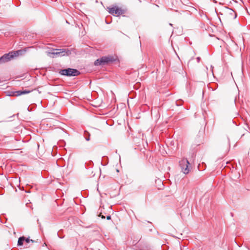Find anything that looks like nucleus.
<instances>
[{
	"label": "nucleus",
	"mask_w": 250,
	"mask_h": 250,
	"mask_svg": "<svg viewBox=\"0 0 250 250\" xmlns=\"http://www.w3.org/2000/svg\"><path fill=\"white\" fill-rule=\"evenodd\" d=\"M47 54L50 57H53L52 55L58 56H64L71 54V52L67 48L55 49L46 52Z\"/></svg>",
	"instance_id": "f257e3e1"
},
{
	"label": "nucleus",
	"mask_w": 250,
	"mask_h": 250,
	"mask_svg": "<svg viewBox=\"0 0 250 250\" xmlns=\"http://www.w3.org/2000/svg\"><path fill=\"white\" fill-rule=\"evenodd\" d=\"M115 61V59L112 56H104L97 59L94 62V64L96 66L100 65H105L109 62H113Z\"/></svg>",
	"instance_id": "f03ea898"
},
{
	"label": "nucleus",
	"mask_w": 250,
	"mask_h": 250,
	"mask_svg": "<svg viewBox=\"0 0 250 250\" xmlns=\"http://www.w3.org/2000/svg\"><path fill=\"white\" fill-rule=\"evenodd\" d=\"M60 73L62 75L67 76H76L80 74V72L77 69L70 68L61 70Z\"/></svg>",
	"instance_id": "7ed1b4c3"
},
{
	"label": "nucleus",
	"mask_w": 250,
	"mask_h": 250,
	"mask_svg": "<svg viewBox=\"0 0 250 250\" xmlns=\"http://www.w3.org/2000/svg\"><path fill=\"white\" fill-rule=\"evenodd\" d=\"M18 54V52L16 51L4 54L0 58V64H2L10 61L14 57V56H16Z\"/></svg>",
	"instance_id": "20e7f679"
},
{
	"label": "nucleus",
	"mask_w": 250,
	"mask_h": 250,
	"mask_svg": "<svg viewBox=\"0 0 250 250\" xmlns=\"http://www.w3.org/2000/svg\"><path fill=\"white\" fill-rule=\"evenodd\" d=\"M180 166L184 174H188L189 171L188 165L189 163L186 159H183L179 162Z\"/></svg>",
	"instance_id": "39448f33"
},
{
	"label": "nucleus",
	"mask_w": 250,
	"mask_h": 250,
	"mask_svg": "<svg viewBox=\"0 0 250 250\" xmlns=\"http://www.w3.org/2000/svg\"><path fill=\"white\" fill-rule=\"evenodd\" d=\"M108 9L109 13L113 15H116L117 16H119L124 13L122 9L116 7L108 8Z\"/></svg>",
	"instance_id": "423d86ee"
},
{
	"label": "nucleus",
	"mask_w": 250,
	"mask_h": 250,
	"mask_svg": "<svg viewBox=\"0 0 250 250\" xmlns=\"http://www.w3.org/2000/svg\"><path fill=\"white\" fill-rule=\"evenodd\" d=\"M29 92H30V91H27L26 90H23V91L19 90V91L12 92V93L11 94H10L9 95L11 96H20L22 94H25L29 93Z\"/></svg>",
	"instance_id": "0eeeda50"
},
{
	"label": "nucleus",
	"mask_w": 250,
	"mask_h": 250,
	"mask_svg": "<svg viewBox=\"0 0 250 250\" xmlns=\"http://www.w3.org/2000/svg\"><path fill=\"white\" fill-rule=\"evenodd\" d=\"M24 240V237H21L19 238L18 242V245L19 246H21L23 245V242Z\"/></svg>",
	"instance_id": "6e6552de"
},
{
	"label": "nucleus",
	"mask_w": 250,
	"mask_h": 250,
	"mask_svg": "<svg viewBox=\"0 0 250 250\" xmlns=\"http://www.w3.org/2000/svg\"><path fill=\"white\" fill-rule=\"evenodd\" d=\"M86 134H87L88 136L85 137V139L86 141H89L90 140V134L88 132L85 131V134L86 135Z\"/></svg>",
	"instance_id": "1a4fd4ad"
},
{
	"label": "nucleus",
	"mask_w": 250,
	"mask_h": 250,
	"mask_svg": "<svg viewBox=\"0 0 250 250\" xmlns=\"http://www.w3.org/2000/svg\"><path fill=\"white\" fill-rule=\"evenodd\" d=\"M24 240H25L26 243H29L30 241H31L32 242H34V240L30 239L29 238H27L26 239H24Z\"/></svg>",
	"instance_id": "9d476101"
},
{
	"label": "nucleus",
	"mask_w": 250,
	"mask_h": 250,
	"mask_svg": "<svg viewBox=\"0 0 250 250\" xmlns=\"http://www.w3.org/2000/svg\"><path fill=\"white\" fill-rule=\"evenodd\" d=\"M106 218L107 220H110V219H111V216L110 215H108L107 216Z\"/></svg>",
	"instance_id": "9b49d317"
},
{
	"label": "nucleus",
	"mask_w": 250,
	"mask_h": 250,
	"mask_svg": "<svg viewBox=\"0 0 250 250\" xmlns=\"http://www.w3.org/2000/svg\"><path fill=\"white\" fill-rule=\"evenodd\" d=\"M197 62H199L200 61V57H197Z\"/></svg>",
	"instance_id": "f8f14e48"
},
{
	"label": "nucleus",
	"mask_w": 250,
	"mask_h": 250,
	"mask_svg": "<svg viewBox=\"0 0 250 250\" xmlns=\"http://www.w3.org/2000/svg\"><path fill=\"white\" fill-rule=\"evenodd\" d=\"M101 217L103 219L105 218V217L104 215H101Z\"/></svg>",
	"instance_id": "ddd939ff"
}]
</instances>
